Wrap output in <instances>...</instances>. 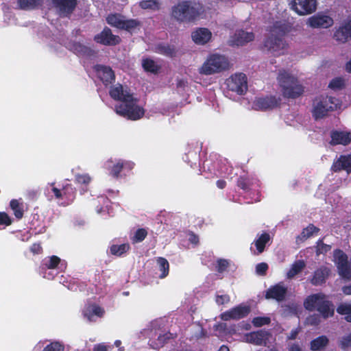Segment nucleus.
Segmentation results:
<instances>
[{
  "label": "nucleus",
  "mask_w": 351,
  "mask_h": 351,
  "mask_svg": "<svg viewBox=\"0 0 351 351\" xmlns=\"http://www.w3.org/2000/svg\"><path fill=\"white\" fill-rule=\"evenodd\" d=\"M110 95L114 100L120 101V104L114 107L117 114L133 121L140 119L144 116V109L138 104L132 94L122 85L117 84L112 86Z\"/></svg>",
  "instance_id": "f257e3e1"
},
{
  "label": "nucleus",
  "mask_w": 351,
  "mask_h": 351,
  "mask_svg": "<svg viewBox=\"0 0 351 351\" xmlns=\"http://www.w3.org/2000/svg\"><path fill=\"white\" fill-rule=\"evenodd\" d=\"M272 25L268 27L269 35L264 40V49L274 55L282 54L286 49L287 44L282 38L285 34L287 26L281 21H272Z\"/></svg>",
  "instance_id": "f03ea898"
},
{
  "label": "nucleus",
  "mask_w": 351,
  "mask_h": 351,
  "mask_svg": "<svg viewBox=\"0 0 351 351\" xmlns=\"http://www.w3.org/2000/svg\"><path fill=\"white\" fill-rule=\"evenodd\" d=\"M277 81L285 97L295 98L301 95L304 91V88L297 77L288 71H280Z\"/></svg>",
  "instance_id": "7ed1b4c3"
},
{
  "label": "nucleus",
  "mask_w": 351,
  "mask_h": 351,
  "mask_svg": "<svg viewBox=\"0 0 351 351\" xmlns=\"http://www.w3.org/2000/svg\"><path fill=\"white\" fill-rule=\"evenodd\" d=\"M304 306L310 311L316 309L324 318L332 317L335 311L333 304L326 300L322 294H314L308 296L304 302Z\"/></svg>",
  "instance_id": "20e7f679"
},
{
  "label": "nucleus",
  "mask_w": 351,
  "mask_h": 351,
  "mask_svg": "<svg viewBox=\"0 0 351 351\" xmlns=\"http://www.w3.org/2000/svg\"><path fill=\"white\" fill-rule=\"evenodd\" d=\"M229 65V61L225 56L213 53L207 58L199 72L206 75H213L228 69Z\"/></svg>",
  "instance_id": "39448f33"
},
{
  "label": "nucleus",
  "mask_w": 351,
  "mask_h": 351,
  "mask_svg": "<svg viewBox=\"0 0 351 351\" xmlns=\"http://www.w3.org/2000/svg\"><path fill=\"white\" fill-rule=\"evenodd\" d=\"M339 104V100L335 97H322L315 101L313 116L315 119L322 118L328 111L336 109Z\"/></svg>",
  "instance_id": "423d86ee"
},
{
  "label": "nucleus",
  "mask_w": 351,
  "mask_h": 351,
  "mask_svg": "<svg viewBox=\"0 0 351 351\" xmlns=\"http://www.w3.org/2000/svg\"><path fill=\"white\" fill-rule=\"evenodd\" d=\"M334 262L341 277L351 280V265L348 263L347 255L341 250L334 252Z\"/></svg>",
  "instance_id": "0eeeda50"
},
{
  "label": "nucleus",
  "mask_w": 351,
  "mask_h": 351,
  "mask_svg": "<svg viewBox=\"0 0 351 351\" xmlns=\"http://www.w3.org/2000/svg\"><path fill=\"white\" fill-rule=\"evenodd\" d=\"M107 23L111 26L119 29L132 31L139 25V22L135 19H125L120 14H110L106 19Z\"/></svg>",
  "instance_id": "6e6552de"
},
{
  "label": "nucleus",
  "mask_w": 351,
  "mask_h": 351,
  "mask_svg": "<svg viewBox=\"0 0 351 351\" xmlns=\"http://www.w3.org/2000/svg\"><path fill=\"white\" fill-rule=\"evenodd\" d=\"M275 338L272 337L269 332L265 330H258L245 334L243 337V341L247 343H254L256 345H267V343L274 342Z\"/></svg>",
  "instance_id": "1a4fd4ad"
},
{
  "label": "nucleus",
  "mask_w": 351,
  "mask_h": 351,
  "mask_svg": "<svg viewBox=\"0 0 351 351\" xmlns=\"http://www.w3.org/2000/svg\"><path fill=\"white\" fill-rule=\"evenodd\" d=\"M228 88L241 95L247 90V84L246 75L243 73H236L227 80Z\"/></svg>",
  "instance_id": "9d476101"
},
{
  "label": "nucleus",
  "mask_w": 351,
  "mask_h": 351,
  "mask_svg": "<svg viewBox=\"0 0 351 351\" xmlns=\"http://www.w3.org/2000/svg\"><path fill=\"white\" fill-rule=\"evenodd\" d=\"M291 7L299 15H307L317 9V0H292Z\"/></svg>",
  "instance_id": "9b49d317"
},
{
  "label": "nucleus",
  "mask_w": 351,
  "mask_h": 351,
  "mask_svg": "<svg viewBox=\"0 0 351 351\" xmlns=\"http://www.w3.org/2000/svg\"><path fill=\"white\" fill-rule=\"evenodd\" d=\"M333 23L332 17L322 12L309 17L306 21V25L312 28H328Z\"/></svg>",
  "instance_id": "f8f14e48"
},
{
  "label": "nucleus",
  "mask_w": 351,
  "mask_h": 351,
  "mask_svg": "<svg viewBox=\"0 0 351 351\" xmlns=\"http://www.w3.org/2000/svg\"><path fill=\"white\" fill-rule=\"evenodd\" d=\"M51 191L55 197L59 201L62 200L61 204H68L74 197V191L71 186H65L62 190L53 186V184H49L47 186V191Z\"/></svg>",
  "instance_id": "ddd939ff"
},
{
  "label": "nucleus",
  "mask_w": 351,
  "mask_h": 351,
  "mask_svg": "<svg viewBox=\"0 0 351 351\" xmlns=\"http://www.w3.org/2000/svg\"><path fill=\"white\" fill-rule=\"evenodd\" d=\"M250 311L246 304H240L221 314V319L224 321L239 319L245 317Z\"/></svg>",
  "instance_id": "4468645a"
},
{
  "label": "nucleus",
  "mask_w": 351,
  "mask_h": 351,
  "mask_svg": "<svg viewBox=\"0 0 351 351\" xmlns=\"http://www.w3.org/2000/svg\"><path fill=\"white\" fill-rule=\"evenodd\" d=\"M104 310L96 304H87L82 310L84 317L89 322H95L104 315Z\"/></svg>",
  "instance_id": "2eb2a0df"
},
{
  "label": "nucleus",
  "mask_w": 351,
  "mask_h": 351,
  "mask_svg": "<svg viewBox=\"0 0 351 351\" xmlns=\"http://www.w3.org/2000/svg\"><path fill=\"white\" fill-rule=\"evenodd\" d=\"M279 102L280 99L273 96L258 97L256 98L254 101L253 108L255 110H266L276 107Z\"/></svg>",
  "instance_id": "dca6fc26"
},
{
  "label": "nucleus",
  "mask_w": 351,
  "mask_h": 351,
  "mask_svg": "<svg viewBox=\"0 0 351 351\" xmlns=\"http://www.w3.org/2000/svg\"><path fill=\"white\" fill-rule=\"evenodd\" d=\"M186 2V22L195 20L201 16L204 12V8L202 3L196 1Z\"/></svg>",
  "instance_id": "f3484780"
},
{
  "label": "nucleus",
  "mask_w": 351,
  "mask_h": 351,
  "mask_svg": "<svg viewBox=\"0 0 351 351\" xmlns=\"http://www.w3.org/2000/svg\"><path fill=\"white\" fill-rule=\"evenodd\" d=\"M254 39V35L252 32H245L244 30H238L231 36L230 43L232 45L242 46Z\"/></svg>",
  "instance_id": "a211bd4d"
},
{
  "label": "nucleus",
  "mask_w": 351,
  "mask_h": 351,
  "mask_svg": "<svg viewBox=\"0 0 351 351\" xmlns=\"http://www.w3.org/2000/svg\"><path fill=\"white\" fill-rule=\"evenodd\" d=\"M119 37L112 34L111 30L108 28L104 29L95 36V40L97 43L105 45H114L119 43Z\"/></svg>",
  "instance_id": "6ab92c4d"
},
{
  "label": "nucleus",
  "mask_w": 351,
  "mask_h": 351,
  "mask_svg": "<svg viewBox=\"0 0 351 351\" xmlns=\"http://www.w3.org/2000/svg\"><path fill=\"white\" fill-rule=\"evenodd\" d=\"M193 41L197 45H205L212 38V32L207 28L200 27L191 33Z\"/></svg>",
  "instance_id": "aec40b11"
},
{
  "label": "nucleus",
  "mask_w": 351,
  "mask_h": 351,
  "mask_svg": "<svg viewBox=\"0 0 351 351\" xmlns=\"http://www.w3.org/2000/svg\"><path fill=\"white\" fill-rule=\"evenodd\" d=\"M94 69L98 77L106 85L112 83L114 80V73L110 67L104 65H96Z\"/></svg>",
  "instance_id": "412c9836"
},
{
  "label": "nucleus",
  "mask_w": 351,
  "mask_h": 351,
  "mask_svg": "<svg viewBox=\"0 0 351 351\" xmlns=\"http://www.w3.org/2000/svg\"><path fill=\"white\" fill-rule=\"evenodd\" d=\"M124 167V162L121 159H110L104 163V168L109 174L114 178H118L120 172Z\"/></svg>",
  "instance_id": "4be33fe9"
},
{
  "label": "nucleus",
  "mask_w": 351,
  "mask_h": 351,
  "mask_svg": "<svg viewBox=\"0 0 351 351\" xmlns=\"http://www.w3.org/2000/svg\"><path fill=\"white\" fill-rule=\"evenodd\" d=\"M331 144L348 145L351 142V133L344 131H332L331 132Z\"/></svg>",
  "instance_id": "5701e85b"
},
{
  "label": "nucleus",
  "mask_w": 351,
  "mask_h": 351,
  "mask_svg": "<svg viewBox=\"0 0 351 351\" xmlns=\"http://www.w3.org/2000/svg\"><path fill=\"white\" fill-rule=\"evenodd\" d=\"M332 169L335 171L345 170L347 174L351 172V156L342 155L334 162Z\"/></svg>",
  "instance_id": "b1692460"
},
{
  "label": "nucleus",
  "mask_w": 351,
  "mask_h": 351,
  "mask_svg": "<svg viewBox=\"0 0 351 351\" xmlns=\"http://www.w3.org/2000/svg\"><path fill=\"white\" fill-rule=\"evenodd\" d=\"M286 291L287 288L284 286V285L282 283H279L267 290L266 298L281 301L285 298Z\"/></svg>",
  "instance_id": "393cba45"
},
{
  "label": "nucleus",
  "mask_w": 351,
  "mask_h": 351,
  "mask_svg": "<svg viewBox=\"0 0 351 351\" xmlns=\"http://www.w3.org/2000/svg\"><path fill=\"white\" fill-rule=\"evenodd\" d=\"M54 5L59 10L61 14L71 13L75 7L76 0H53Z\"/></svg>",
  "instance_id": "a878e982"
},
{
  "label": "nucleus",
  "mask_w": 351,
  "mask_h": 351,
  "mask_svg": "<svg viewBox=\"0 0 351 351\" xmlns=\"http://www.w3.org/2000/svg\"><path fill=\"white\" fill-rule=\"evenodd\" d=\"M335 39L344 43L349 38H351V21H349L340 27L335 33Z\"/></svg>",
  "instance_id": "bb28decb"
},
{
  "label": "nucleus",
  "mask_w": 351,
  "mask_h": 351,
  "mask_svg": "<svg viewBox=\"0 0 351 351\" xmlns=\"http://www.w3.org/2000/svg\"><path fill=\"white\" fill-rule=\"evenodd\" d=\"M43 267H45L47 269H62L66 267V263L61 261L59 257L51 256L43 260Z\"/></svg>",
  "instance_id": "cd10ccee"
},
{
  "label": "nucleus",
  "mask_w": 351,
  "mask_h": 351,
  "mask_svg": "<svg viewBox=\"0 0 351 351\" xmlns=\"http://www.w3.org/2000/svg\"><path fill=\"white\" fill-rule=\"evenodd\" d=\"M186 2L182 1L172 8V16L179 21L186 22Z\"/></svg>",
  "instance_id": "c85d7f7f"
},
{
  "label": "nucleus",
  "mask_w": 351,
  "mask_h": 351,
  "mask_svg": "<svg viewBox=\"0 0 351 351\" xmlns=\"http://www.w3.org/2000/svg\"><path fill=\"white\" fill-rule=\"evenodd\" d=\"M71 50L77 56L82 57H90L93 54V51L91 49L80 43H74L71 47Z\"/></svg>",
  "instance_id": "c756f323"
},
{
  "label": "nucleus",
  "mask_w": 351,
  "mask_h": 351,
  "mask_svg": "<svg viewBox=\"0 0 351 351\" xmlns=\"http://www.w3.org/2000/svg\"><path fill=\"white\" fill-rule=\"evenodd\" d=\"M330 269L327 267H322L315 271L313 278L311 280L312 284L315 285L323 283L328 276Z\"/></svg>",
  "instance_id": "7c9ffc66"
},
{
  "label": "nucleus",
  "mask_w": 351,
  "mask_h": 351,
  "mask_svg": "<svg viewBox=\"0 0 351 351\" xmlns=\"http://www.w3.org/2000/svg\"><path fill=\"white\" fill-rule=\"evenodd\" d=\"M270 236L269 234L264 232L259 235L254 241V245L256 247V254L262 253L265 250V245L269 241Z\"/></svg>",
  "instance_id": "2f4dec72"
},
{
  "label": "nucleus",
  "mask_w": 351,
  "mask_h": 351,
  "mask_svg": "<svg viewBox=\"0 0 351 351\" xmlns=\"http://www.w3.org/2000/svg\"><path fill=\"white\" fill-rule=\"evenodd\" d=\"M156 264L158 269L160 272L159 274V278H165L168 275L169 271V262L165 258L158 257L156 258Z\"/></svg>",
  "instance_id": "473e14b6"
},
{
  "label": "nucleus",
  "mask_w": 351,
  "mask_h": 351,
  "mask_svg": "<svg viewBox=\"0 0 351 351\" xmlns=\"http://www.w3.org/2000/svg\"><path fill=\"white\" fill-rule=\"evenodd\" d=\"M306 264L304 261L298 260L294 262L289 271L287 274V276L288 278H292L295 275L299 274L305 267Z\"/></svg>",
  "instance_id": "72a5a7b5"
},
{
  "label": "nucleus",
  "mask_w": 351,
  "mask_h": 351,
  "mask_svg": "<svg viewBox=\"0 0 351 351\" xmlns=\"http://www.w3.org/2000/svg\"><path fill=\"white\" fill-rule=\"evenodd\" d=\"M130 250L128 243L113 244L110 247V252L112 255L121 256Z\"/></svg>",
  "instance_id": "f704fd0d"
},
{
  "label": "nucleus",
  "mask_w": 351,
  "mask_h": 351,
  "mask_svg": "<svg viewBox=\"0 0 351 351\" xmlns=\"http://www.w3.org/2000/svg\"><path fill=\"white\" fill-rule=\"evenodd\" d=\"M328 343V339L326 336H320L311 343V349L313 351L319 350L324 348Z\"/></svg>",
  "instance_id": "c9c22d12"
},
{
  "label": "nucleus",
  "mask_w": 351,
  "mask_h": 351,
  "mask_svg": "<svg viewBox=\"0 0 351 351\" xmlns=\"http://www.w3.org/2000/svg\"><path fill=\"white\" fill-rule=\"evenodd\" d=\"M142 66L145 71L153 73H156L160 69V66L158 64L150 58L143 59L142 60Z\"/></svg>",
  "instance_id": "e433bc0d"
},
{
  "label": "nucleus",
  "mask_w": 351,
  "mask_h": 351,
  "mask_svg": "<svg viewBox=\"0 0 351 351\" xmlns=\"http://www.w3.org/2000/svg\"><path fill=\"white\" fill-rule=\"evenodd\" d=\"M156 52L165 55L166 56L172 57L176 54V49L173 47L165 44H160L156 46Z\"/></svg>",
  "instance_id": "4c0bfd02"
},
{
  "label": "nucleus",
  "mask_w": 351,
  "mask_h": 351,
  "mask_svg": "<svg viewBox=\"0 0 351 351\" xmlns=\"http://www.w3.org/2000/svg\"><path fill=\"white\" fill-rule=\"evenodd\" d=\"M10 207L14 211V214L16 218H22L23 215V205L22 202L18 199H12L10 202Z\"/></svg>",
  "instance_id": "58836bf2"
},
{
  "label": "nucleus",
  "mask_w": 351,
  "mask_h": 351,
  "mask_svg": "<svg viewBox=\"0 0 351 351\" xmlns=\"http://www.w3.org/2000/svg\"><path fill=\"white\" fill-rule=\"evenodd\" d=\"M338 313L346 316V319L351 322V303H342L337 308Z\"/></svg>",
  "instance_id": "ea45409f"
},
{
  "label": "nucleus",
  "mask_w": 351,
  "mask_h": 351,
  "mask_svg": "<svg viewBox=\"0 0 351 351\" xmlns=\"http://www.w3.org/2000/svg\"><path fill=\"white\" fill-rule=\"evenodd\" d=\"M43 0H19V5L21 9L32 10L38 6Z\"/></svg>",
  "instance_id": "a19ab883"
},
{
  "label": "nucleus",
  "mask_w": 351,
  "mask_h": 351,
  "mask_svg": "<svg viewBox=\"0 0 351 351\" xmlns=\"http://www.w3.org/2000/svg\"><path fill=\"white\" fill-rule=\"evenodd\" d=\"M142 9L156 10L159 9V3L156 0H143L139 3Z\"/></svg>",
  "instance_id": "79ce46f5"
},
{
  "label": "nucleus",
  "mask_w": 351,
  "mask_h": 351,
  "mask_svg": "<svg viewBox=\"0 0 351 351\" xmlns=\"http://www.w3.org/2000/svg\"><path fill=\"white\" fill-rule=\"evenodd\" d=\"M318 232V228H317L313 225L311 224L308 226L306 228H304L299 238L301 239H307L313 235L316 234Z\"/></svg>",
  "instance_id": "37998d69"
},
{
  "label": "nucleus",
  "mask_w": 351,
  "mask_h": 351,
  "mask_svg": "<svg viewBox=\"0 0 351 351\" xmlns=\"http://www.w3.org/2000/svg\"><path fill=\"white\" fill-rule=\"evenodd\" d=\"M215 300L217 305H224L230 302V297L228 294L218 292L215 295Z\"/></svg>",
  "instance_id": "c03bdc74"
},
{
  "label": "nucleus",
  "mask_w": 351,
  "mask_h": 351,
  "mask_svg": "<svg viewBox=\"0 0 351 351\" xmlns=\"http://www.w3.org/2000/svg\"><path fill=\"white\" fill-rule=\"evenodd\" d=\"M147 234V231L143 228L138 229L135 232L134 236L132 237V241L133 243H139L145 239Z\"/></svg>",
  "instance_id": "a18cd8bd"
},
{
  "label": "nucleus",
  "mask_w": 351,
  "mask_h": 351,
  "mask_svg": "<svg viewBox=\"0 0 351 351\" xmlns=\"http://www.w3.org/2000/svg\"><path fill=\"white\" fill-rule=\"evenodd\" d=\"M43 351H64V346L58 341L51 342L43 347Z\"/></svg>",
  "instance_id": "49530a36"
},
{
  "label": "nucleus",
  "mask_w": 351,
  "mask_h": 351,
  "mask_svg": "<svg viewBox=\"0 0 351 351\" xmlns=\"http://www.w3.org/2000/svg\"><path fill=\"white\" fill-rule=\"evenodd\" d=\"M75 182L78 184H88L91 181L90 176L87 173L76 174L75 176Z\"/></svg>",
  "instance_id": "de8ad7c7"
},
{
  "label": "nucleus",
  "mask_w": 351,
  "mask_h": 351,
  "mask_svg": "<svg viewBox=\"0 0 351 351\" xmlns=\"http://www.w3.org/2000/svg\"><path fill=\"white\" fill-rule=\"evenodd\" d=\"M344 85V81L341 77L333 79L329 84L328 87L333 90H339Z\"/></svg>",
  "instance_id": "09e8293b"
},
{
  "label": "nucleus",
  "mask_w": 351,
  "mask_h": 351,
  "mask_svg": "<svg viewBox=\"0 0 351 351\" xmlns=\"http://www.w3.org/2000/svg\"><path fill=\"white\" fill-rule=\"evenodd\" d=\"M270 322V318L268 317H256L252 320L253 324L256 327L268 324Z\"/></svg>",
  "instance_id": "8fccbe9b"
},
{
  "label": "nucleus",
  "mask_w": 351,
  "mask_h": 351,
  "mask_svg": "<svg viewBox=\"0 0 351 351\" xmlns=\"http://www.w3.org/2000/svg\"><path fill=\"white\" fill-rule=\"evenodd\" d=\"M42 270L43 276L45 278L51 280L56 275L54 269H47L45 267L43 266Z\"/></svg>",
  "instance_id": "3c124183"
},
{
  "label": "nucleus",
  "mask_w": 351,
  "mask_h": 351,
  "mask_svg": "<svg viewBox=\"0 0 351 351\" xmlns=\"http://www.w3.org/2000/svg\"><path fill=\"white\" fill-rule=\"evenodd\" d=\"M12 223V220L8 215L4 212L0 213V225L9 226Z\"/></svg>",
  "instance_id": "603ef678"
},
{
  "label": "nucleus",
  "mask_w": 351,
  "mask_h": 351,
  "mask_svg": "<svg viewBox=\"0 0 351 351\" xmlns=\"http://www.w3.org/2000/svg\"><path fill=\"white\" fill-rule=\"evenodd\" d=\"M340 346L342 349L351 347V335H346L340 341Z\"/></svg>",
  "instance_id": "864d4df0"
},
{
  "label": "nucleus",
  "mask_w": 351,
  "mask_h": 351,
  "mask_svg": "<svg viewBox=\"0 0 351 351\" xmlns=\"http://www.w3.org/2000/svg\"><path fill=\"white\" fill-rule=\"evenodd\" d=\"M268 269V265L265 263H258L256 266V272L258 275H264Z\"/></svg>",
  "instance_id": "5fc2aeb1"
},
{
  "label": "nucleus",
  "mask_w": 351,
  "mask_h": 351,
  "mask_svg": "<svg viewBox=\"0 0 351 351\" xmlns=\"http://www.w3.org/2000/svg\"><path fill=\"white\" fill-rule=\"evenodd\" d=\"M330 249V245L323 243L322 241H319L317 245V253L322 254L326 252Z\"/></svg>",
  "instance_id": "6e6d98bb"
},
{
  "label": "nucleus",
  "mask_w": 351,
  "mask_h": 351,
  "mask_svg": "<svg viewBox=\"0 0 351 351\" xmlns=\"http://www.w3.org/2000/svg\"><path fill=\"white\" fill-rule=\"evenodd\" d=\"M228 261L225 259H219L217 261V269L219 271L222 272L226 269L228 266Z\"/></svg>",
  "instance_id": "4d7b16f0"
},
{
  "label": "nucleus",
  "mask_w": 351,
  "mask_h": 351,
  "mask_svg": "<svg viewBox=\"0 0 351 351\" xmlns=\"http://www.w3.org/2000/svg\"><path fill=\"white\" fill-rule=\"evenodd\" d=\"M306 323L310 325H317L319 323V318L317 315H314L306 318Z\"/></svg>",
  "instance_id": "13d9d810"
},
{
  "label": "nucleus",
  "mask_w": 351,
  "mask_h": 351,
  "mask_svg": "<svg viewBox=\"0 0 351 351\" xmlns=\"http://www.w3.org/2000/svg\"><path fill=\"white\" fill-rule=\"evenodd\" d=\"M31 252L34 254H38L42 251V247L38 243H34L30 248Z\"/></svg>",
  "instance_id": "bf43d9fd"
},
{
  "label": "nucleus",
  "mask_w": 351,
  "mask_h": 351,
  "mask_svg": "<svg viewBox=\"0 0 351 351\" xmlns=\"http://www.w3.org/2000/svg\"><path fill=\"white\" fill-rule=\"evenodd\" d=\"M93 351H108V346L104 343H99L94 346Z\"/></svg>",
  "instance_id": "052dcab7"
},
{
  "label": "nucleus",
  "mask_w": 351,
  "mask_h": 351,
  "mask_svg": "<svg viewBox=\"0 0 351 351\" xmlns=\"http://www.w3.org/2000/svg\"><path fill=\"white\" fill-rule=\"evenodd\" d=\"M171 335H172L171 333H167L164 335H160L158 339L159 343L162 346L165 343V341L167 339H169Z\"/></svg>",
  "instance_id": "680f3d73"
},
{
  "label": "nucleus",
  "mask_w": 351,
  "mask_h": 351,
  "mask_svg": "<svg viewBox=\"0 0 351 351\" xmlns=\"http://www.w3.org/2000/svg\"><path fill=\"white\" fill-rule=\"evenodd\" d=\"M298 332H299V329L298 328L293 329L290 332V333L288 335L287 338L289 339H295V337L298 335Z\"/></svg>",
  "instance_id": "e2e57ef3"
},
{
  "label": "nucleus",
  "mask_w": 351,
  "mask_h": 351,
  "mask_svg": "<svg viewBox=\"0 0 351 351\" xmlns=\"http://www.w3.org/2000/svg\"><path fill=\"white\" fill-rule=\"evenodd\" d=\"M189 241L191 243L195 245V244H197L198 243L199 239H198V237L196 235H195L194 234L191 233V234H189Z\"/></svg>",
  "instance_id": "0e129e2a"
},
{
  "label": "nucleus",
  "mask_w": 351,
  "mask_h": 351,
  "mask_svg": "<svg viewBox=\"0 0 351 351\" xmlns=\"http://www.w3.org/2000/svg\"><path fill=\"white\" fill-rule=\"evenodd\" d=\"M238 185L239 187H241L243 190H247L248 189L247 183L245 180L241 178L238 181Z\"/></svg>",
  "instance_id": "69168bd1"
},
{
  "label": "nucleus",
  "mask_w": 351,
  "mask_h": 351,
  "mask_svg": "<svg viewBox=\"0 0 351 351\" xmlns=\"http://www.w3.org/2000/svg\"><path fill=\"white\" fill-rule=\"evenodd\" d=\"M177 86L178 88L184 89L186 86H187V82L184 80H180L178 81Z\"/></svg>",
  "instance_id": "338daca9"
},
{
  "label": "nucleus",
  "mask_w": 351,
  "mask_h": 351,
  "mask_svg": "<svg viewBox=\"0 0 351 351\" xmlns=\"http://www.w3.org/2000/svg\"><path fill=\"white\" fill-rule=\"evenodd\" d=\"M342 291L346 295H351V285L343 287Z\"/></svg>",
  "instance_id": "774afa93"
}]
</instances>
